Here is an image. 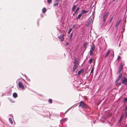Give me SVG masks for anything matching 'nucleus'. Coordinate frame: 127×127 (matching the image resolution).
I'll return each mask as SVG.
<instances>
[{"label": "nucleus", "mask_w": 127, "mask_h": 127, "mask_svg": "<svg viewBox=\"0 0 127 127\" xmlns=\"http://www.w3.org/2000/svg\"><path fill=\"white\" fill-rule=\"evenodd\" d=\"M79 107H81L83 109H86L88 107V105L82 101H81L79 102Z\"/></svg>", "instance_id": "f257e3e1"}, {"label": "nucleus", "mask_w": 127, "mask_h": 127, "mask_svg": "<svg viewBox=\"0 0 127 127\" xmlns=\"http://www.w3.org/2000/svg\"><path fill=\"white\" fill-rule=\"evenodd\" d=\"M79 65V64L78 63L77 60L76 59H75V61L74 62V64L73 66V71H74L75 69L77 68L78 66Z\"/></svg>", "instance_id": "f03ea898"}, {"label": "nucleus", "mask_w": 127, "mask_h": 127, "mask_svg": "<svg viewBox=\"0 0 127 127\" xmlns=\"http://www.w3.org/2000/svg\"><path fill=\"white\" fill-rule=\"evenodd\" d=\"M122 83H123L125 85L127 84V79L126 77H123L122 79Z\"/></svg>", "instance_id": "7ed1b4c3"}, {"label": "nucleus", "mask_w": 127, "mask_h": 127, "mask_svg": "<svg viewBox=\"0 0 127 127\" xmlns=\"http://www.w3.org/2000/svg\"><path fill=\"white\" fill-rule=\"evenodd\" d=\"M18 86L19 87L22 89H24V85L22 84V83L20 82L18 83Z\"/></svg>", "instance_id": "20e7f679"}, {"label": "nucleus", "mask_w": 127, "mask_h": 127, "mask_svg": "<svg viewBox=\"0 0 127 127\" xmlns=\"http://www.w3.org/2000/svg\"><path fill=\"white\" fill-rule=\"evenodd\" d=\"M64 35L63 34L62 35H60L58 37V38L59 39L60 41H63L64 40Z\"/></svg>", "instance_id": "39448f33"}, {"label": "nucleus", "mask_w": 127, "mask_h": 127, "mask_svg": "<svg viewBox=\"0 0 127 127\" xmlns=\"http://www.w3.org/2000/svg\"><path fill=\"white\" fill-rule=\"evenodd\" d=\"M108 15V12L103 16V21L104 22H105V21L106 19L107 18Z\"/></svg>", "instance_id": "423d86ee"}, {"label": "nucleus", "mask_w": 127, "mask_h": 127, "mask_svg": "<svg viewBox=\"0 0 127 127\" xmlns=\"http://www.w3.org/2000/svg\"><path fill=\"white\" fill-rule=\"evenodd\" d=\"M121 19H120L119 21V22H117L116 24V29H118V27L120 24V23L121 21Z\"/></svg>", "instance_id": "0eeeda50"}, {"label": "nucleus", "mask_w": 127, "mask_h": 127, "mask_svg": "<svg viewBox=\"0 0 127 127\" xmlns=\"http://www.w3.org/2000/svg\"><path fill=\"white\" fill-rule=\"evenodd\" d=\"M123 65H122V64L121 65V66L119 68V70L117 73V74H118V73H119L121 71V70L123 68Z\"/></svg>", "instance_id": "6e6552de"}, {"label": "nucleus", "mask_w": 127, "mask_h": 127, "mask_svg": "<svg viewBox=\"0 0 127 127\" xmlns=\"http://www.w3.org/2000/svg\"><path fill=\"white\" fill-rule=\"evenodd\" d=\"M95 47L94 44L92 43V45L91 47V49L90 50H91L92 51H93L95 49Z\"/></svg>", "instance_id": "1a4fd4ad"}, {"label": "nucleus", "mask_w": 127, "mask_h": 127, "mask_svg": "<svg viewBox=\"0 0 127 127\" xmlns=\"http://www.w3.org/2000/svg\"><path fill=\"white\" fill-rule=\"evenodd\" d=\"M110 51V50H109V49L108 50V51H107V53H106V54L105 55L104 57L105 58H106L108 56L109 54Z\"/></svg>", "instance_id": "9d476101"}, {"label": "nucleus", "mask_w": 127, "mask_h": 127, "mask_svg": "<svg viewBox=\"0 0 127 127\" xmlns=\"http://www.w3.org/2000/svg\"><path fill=\"white\" fill-rule=\"evenodd\" d=\"M89 12L88 10L85 11V10H82V11H81V14H84L86 13H87V12Z\"/></svg>", "instance_id": "9b49d317"}, {"label": "nucleus", "mask_w": 127, "mask_h": 127, "mask_svg": "<svg viewBox=\"0 0 127 127\" xmlns=\"http://www.w3.org/2000/svg\"><path fill=\"white\" fill-rule=\"evenodd\" d=\"M13 95L14 97L16 98L17 96V94L16 93H15L13 94Z\"/></svg>", "instance_id": "f8f14e48"}, {"label": "nucleus", "mask_w": 127, "mask_h": 127, "mask_svg": "<svg viewBox=\"0 0 127 127\" xmlns=\"http://www.w3.org/2000/svg\"><path fill=\"white\" fill-rule=\"evenodd\" d=\"M88 43L87 42H85L84 44V47L85 48V49H86V48H87V45H88Z\"/></svg>", "instance_id": "ddd939ff"}, {"label": "nucleus", "mask_w": 127, "mask_h": 127, "mask_svg": "<svg viewBox=\"0 0 127 127\" xmlns=\"http://www.w3.org/2000/svg\"><path fill=\"white\" fill-rule=\"evenodd\" d=\"M46 11V9L45 8H43L42 10V11L43 13H45Z\"/></svg>", "instance_id": "4468645a"}, {"label": "nucleus", "mask_w": 127, "mask_h": 127, "mask_svg": "<svg viewBox=\"0 0 127 127\" xmlns=\"http://www.w3.org/2000/svg\"><path fill=\"white\" fill-rule=\"evenodd\" d=\"M83 70H80L78 72V75H80V74L83 72Z\"/></svg>", "instance_id": "2eb2a0df"}, {"label": "nucleus", "mask_w": 127, "mask_h": 127, "mask_svg": "<svg viewBox=\"0 0 127 127\" xmlns=\"http://www.w3.org/2000/svg\"><path fill=\"white\" fill-rule=\"evenodd\" d=\"M76 5H74L73 6L72 9V12H73L74 10L76 8Z\"/></svg>", "instance_id": "dca6fc26"}, {"label": "nucleus", "mask_w": 127, "mask_h": 127, "mask_svg": "<svg viewBox=\"0 0 127 127\" xmlns=\"http://www.w3.org/2000/svg\"><path fill=\"white\" fill-rule=\"evenodd\" d=\"M93 51H92L91 50H90L89 52L90 55V56H91L93 54Z\"/></svg>", "instance_id": "f3484780"}, {"label": "nucleus", "mask_w": 127, "mask_h": 127, "mask_svg": "<svg viewBox=\"0 0 127 127\" xmlns=\"http://www.w3.org/2000/svg\"><path fill=\"white\" fill-rule=\"evenodd\" d=\"M82 14L81 13H80V14H79L78 16H77V19H80L81 18V16L82 15Z\"/></svg>", "instance_id": "a211bd4d"}, {"label": "nucleus", "mask_w": 127, "mask_h": 127, "mask_svg": "<svg viewBox=\"0 0 127 127\" xmlns=\"http://www.w3.org/2000/svg\"><path fill=\"white\" fill-rule=\"evenodd\" d=\"M79 9V7H78L77 8L75 12L73 14V15H74L77 12V11Z\"/></svg>", "instance_id": "6ab92c4d"}, {"label": "nucleus", "mask_w": 127, "mask_h": 127, "mask_svg": "<svg viewBox=\"0 0 127 127\" xmlns=\"http://www.w3.org/2000/svg\"><path fill=\"white\" fill-rule=\"evenodd\" d=\"M123 116H124V115H122V116H121V117L120 118V120L119 121V122H120V123L121 122L122 120V119H123Z\"/></svg>", "instance_id": "aec40b11"}, {"label": "nucleus", "mask_w": 127, "mask_h": 127, "mask_svg": "<svg viewBox=\"0 0 127 127\" xmlns=\"http://www.w3.org/2000/svg\"><path fill=\"white\" fill-rule=\"evenodd\" d=\"M9 122L11 124H13V122L12 121V119L11 118H9Z\"/></svg>", "instance_id": "412c9836"}, {"label": "nucleus", "mask_w": 127, "mask_h": 127, "mask_svg": "<svg viewBox=\"0 0 127 127\" xmlns=\"http://www.w3.org/2000/svg\"><path fill=\"white\" fill-rule=\"evenodd\" d=\"M49 102L50 103H52V100L51 99H49L48 100Z\"/></svg>", "instance_id": "4be33fe9"}, {"label": "nucleus", "mask_w": 127, "mask_h": 127, "mask_svg": "<svg viewBox=\"0 0 127 127\" xmlns=\"http://www.w3.org/2000/svg\"><path fill=\"white\" fill-rule=\"evenodd\" d=\"M77 24L76 25H73L72 26V28L73 29H74L76 28V26H77Z\"/></svg>", "instance_id": "5701e85b"}, {"label": "nucleus", "mask_w": 127, "mask_h": 127, "mask_svg": "<svg viewBox=\"0 0 127 127\" xmlns=\"http://www.w3.org/2000/svg\"><path fill=\"white\" fill-rule=\"evenodd\" d=\"M58 2L57 3H55L53 5V6H58Z\"/></svg>", "instance_id": "b1692460"}, {"label": "nucleus", "mask_w": 127, "mask_h": 127, "mask_svg": "<svg viewBox=\"0 0 127 127\" xmlns=\"http://www.w3.org/2000/svg\"><path fill=\"white\" fill-rule=\"evenodd\" d=\"M52 1V0H47V2L49 4L51 3Z\"/></svg>", "instance_id": "393cba45"}, {"label": "nucleus", "mask_w": 127, "mask_h": 127, "mask_svg": "<svg viewBox=\"0 0 127 127\" xmlns=\"http://www.w3.org/2000/svg\"><path fill=\"white\" fill-rule=\"evenodd\" d=\"M72 29L71 28H70L69 29V31H68V34H69L70 32H71V31H72Z\"/></svg>", "instance_id": "a878e982"}, {"label": "nucleus", "mask_w": 127, "mask_h": 127, "mask_svg": "<svg viewBox=\"0 0 127 127\" xmlns=\"http://www.w3.org/2000/svg\"><path fill=\"white\" fill-rule=\"evenodd\" d=\"M92 61L93 59H91L89 60V62L90 63V64H91V63L92 62Z\"/></svg>", "instance_id": "bb28decb"}, {"label": "nucleus", "mask_w": 127, "mask_h": 127, "mask_svg": "<svg viewBox=\"0 0 127 127\" xmlns=\"http://www.w3.org/2000/svg\"><path fill=\"white\" fill-rule=\"evenodd\" d=\"M122 74H120L119 75L118 77L121 78L122 77Z\"/></svg>", "instance_id": "cd10ccee"}, {"label": "nucleus", "mask_w": 127, "mask_h": 127, "mask_svg": "<svg viewBox=\"0 0 127 127\" xmlns=\"http://www.w3.org/2000/svg\"><path fill=\"white\" fill-rule=\"evenodd\" d=\"M119 81H118L117 80H116V82H115V83L116 85H118V84Z\"/></svg>", "instance_id": "c85d7f7f"}, {"label": "nucleus", "mask_w": 127, "mask_h": 127, "mask_svg": "<svg viewBox=\"0 0 127 127\" xmlns=\"http://www.w3.org/2000/svg\"><path fill=\"white\" fill-rule=\"evenodd\" d=\"M113 17H112L110 19V20L109 21V23H110L111 22L112 20H113Z\"/></svg>", "instance_id": "c756f323"}, {"label": "nucleus", "mask_w": 127, "mask_h": 127, "mask_svg": "<svg viewBox=\"0 0 127 127\" xmlns=\"http://www.w3.org/2000/svg\"><path fill=\"white\" fill-rule=\"evenodd\" d=\"M94 68H92L91 71V72H90V73H93V71H94Z\"/></svg>", "instance_id": "7c9ffc66"}, {"label": "nucleus", "mask_w": 127, "mask_h": 127, "mask_svg": "<svg viewBox=\"0 0 127 127\" xmlns=\"http://www.w3.org/2000/svg\"><path fill=\"white\" fill-rule=\"evenodd\" d=\"M125 102H127V98H125L124 99Z\"/></svg>", "instance_id": "2f4dec72"}, {"label": "nucleus", "mask_w": 127, "mask_h": 127, "mask_svg": "<svg viewBox=\"0 0 127 127\" xmlns=\"http://www.w3.org/2000/svg\"><path fill=\"white\" fill-rule=\"evenodd\" d=\"M72 33H71V34H70V39H71L72 37Z\"/></svg>", "instance_id": "473e14b6"}, {"label": "nucleus", "mask_w": 127, "mask_h": 127, "mask_svg": "<svg viewBox=\"0 0 127 127\" xmlns=\"http://www.w3.org/2000/svg\"><path fill=\"white\" fill-rule=\"evenodd\" d=\"M125 116H127V110L125 112Z\"/></svg>", "instance_id": "72a5a7b5"}, {"label": "nucleus", "mask_w": 127, "mask_h": 127, "mask_svg": "<svg viewBox=\"0 0 127 127\" xmlns=\"http://www.w3.org/2000/svg\"><path fill=\"white\" fill-rule=\"evenodd\" d=\"M121 58V57L120 56H119L118 57V59H117V60H119V59Z\"/></svg>", "instance_id": "f704fd0d"}, {"label": "nucleus", "mask_w": 127, "mask_h": 127, "mask_svg": "<svg viewBox=\"0 0 127 127\" xmlns=\"http://www.w3.org/2000/svg\"><path fill=\"white\" fill-rule=\"evenodd\" d=\"M120 79L121 78H119L118 77L117 80L119 81V80H120Z\"/></svg>", "instance_id": "c9c22d12"}, {"label": "nucleus", "mask_w": 127, "mask_h": 127, "mask_svg": "<svg viewBox=\"0 0 127 127\" xmlns=\"http://www.w3.org/2000/svg\"><path fill=\"white\" fill-rule=\"evenodd\" d=\"M127 117V116H125L124 117V118L125 119H126V118Z\"/></svg>", "instance_id": "e433bc0d"}, {"label": "nucleus", "mask_w": 127, "mask_h": 127, "mask_svg": "<svg viewBox=\"0 0 127 127\" xmlns=\"http://www.w3.org/2000/svg\"><path fill=\"white\" fill-rule=\"evenodd\" d=\"M66 44L67 45H68L69 44V43H66Z\"/></svg>", "instance_id": "4c0bfd02"}, {"label": "nucleus", "mask_w": 127, "mask_h": 127, "mask_svg": "<svg viewBox=\"0 0 127 127\" xmlns=\"http://www.w3.org/2000/svg\"><path fill=\"white\" fill-rule=\"evenodd\" d=\"M118 84L119 85H120L121 84V83H118Z\"/></svg>", "instance_id": "58836bf2"}, {"label": "nucleus", "mask_w": 127, "mask_h": 127, "mask_svg": "<svg viewBox=\"0 0 127 127\" xmlns=\"http://www.w3.org/2000/svg\"><path fill=\"white\" fill-rule=\"evenodd\" d=\"M115 0H113L112 2H114Z\"/></svg>", "instance_id": "ea45409f"}, {"label": "nucleus", "mask_w": 127, "mask_h": 127, "mask_svg": "<svg viewBox=\"0 0 127 127\" xmlns=\"http://www.w3.org/2000/svg\"><path fill=\"white\" fill-rule=\"evenodd\" d=\"M67 111H68V110H67V111H66V112H65V114L66 113V112H67Z\"/></svg>", "instance_id": "a19ab883"}, {"label": "nucleus", "mask_w": 127, "mask_h": 127, "mask_svg": "<svg viewBox=\"0 0 127 127\" xmlns=\"http://www.w3.org/2000/svg\"><path fill=\"white\" fill-rule=\"evenodd\" d=\"M58 0H55V1L56 2H57Z\"/></svg>", "instance_id": "79ce46f5"}, {"label": "nucleus", "mask_w": 127, "mask_h": 127, "mask_svg": "<svg viewBox=\"0 0 127 127\" xmlns=\"http://www.w3.org/2000/svg\"><path fill=\"white\" fill-rule=\"evenodd\" d=\"M114 56V54H113V55H111V56L112 57L113 56Z\"/></svg>", "instance_id": "37998d69"}, {"label": "nucleus", "mask_w": 127, "mask_h": 127, "mask_svg": "<svg viewBox=\"0 0 127 127\" xmlns=\"http://www.w3.org/2000/svg\"><path fill=\"white\" fill-rule=\"evenodd\" d=\"M125 127H127V126H125Z\"/></svg>", "instance_id": "c03bdc74"}]
</instances>
